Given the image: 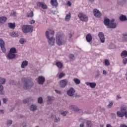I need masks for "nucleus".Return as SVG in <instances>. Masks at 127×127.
Here are the masks:
<instances>
[{
	"label": "nucleus",
	"instance_id": "c756f323",
	"mask_svg": "<svg viewBox=\"0 0 127 127\" xmlns=\"http://www.w3.org/2000/svg\"><path fill=\"white\" fill-rule=\"evenodd\" d=\"M117 117H119V118H124V117H125V115L121 111H117Z\"/></svg>",
	"mask_w": 127,
	"mask_h": 127
},
{
	"label": "nucleus",
	"instance_id": "f704fd0d",
	"mask_svg": "<svg viewBox=\"0 0 127 127\" xmlns=\"http://www.w3.org/2000/svg\"><path fill=\"white\" fill-rule=\"evenodd\" d=\"M58 76L60 79H62L64 76H65V73L62 72L59 74H58Z\"/></svg>",
	"mask_w": 127,
	"mask_h": 127
},
{
	"label": "nucleus",
	"instance_id": "473e14b6",
	"mask_svg": "<svg viewBox=\"0 0 127 127\" xmlns=\"http://www.w3.org/2000/svg\"><path fill=\"white\" fill-rule=\"evenodd\" d=\"M4 94V91H3V86L0 84V95H3Z\"/></svg>",
	"mask_w": 127,
	"mask_h": 127
},
{
	"label": "nucleus",
	"instance_id": "ddd939ff",
	"mask_svg": "<svg viewBox=\"0 0 127 127\" xmlns=\"http://www.w3.org/2000/svg\"><path fill=\"white\" fill-rule=\"evenodd\" d=\"M37 5L39 7H41L43 9H46V8H47V5H46L45 3L43 2H38L37 3Z\"/></svg>",
	"mask_w": 127,
	"mask_h": 127
},
{
	"label": "nucleus",
	"instance_id": "a211bd4d",
	"mask_svg": "<svg viewBox=\"0 0 127 127\" xmlns=\"http://www.w3.org/2000/svg\"><path fill=\"white\" fill-rule=\"evenodd\" d=\"M69 109L70 110V111H74L75 112L79 111V108L76 105H70L69 107Z\"/></svg>",
	"mask_w": 127,
	"mask_h": 127
},
{
	"label": "nucleus",
	"instance_id": "20e7f679",
	"mask_svg": "<svg viewBox=\"0 0 127 127\" xmlns=\"http://www.w3.org/2000/svg\"><path fill=\"white\" fill-rule=\"evenodd\" d=\"M77 16L81 21L87 22L89 19V17L83 12H79Z\"/></svg>",
	"mask_w": 127,
	"mask_h": 127
},
{
	"label": "nucleus",
	"instance_id": "680f3d73",
	"mask_svg": "<svg viewBox=\"0 0 127 127\" xmlns=\"http://www.w3.org/2000/svg\"><path fill=\"white\" fill-rule=\"evenodd\" d=\"M120 127H127V126L125 124H121Z\"/></svg>",
	"mask_w": 127,
	"mask_h": 127
},
{
	"label": "nucleus",
	"instance_id": "0eeeda50",
	"mask_svg": "<svg viewBox=\"0 0 127 127\" xmlns=\"http://www.w3.org/2000/svg\"><path fill=\"white\" fill-rule=\"evenodd\" d=\"M68 84V80L67 79H63L60 81V87L61 88H65Z\"/></svg>",
	"mask_w": 127,
	"mask_h": 127
},
{
	"label": "nucleus",
	"instance_id": "bf43d9fd",
	"mask_svg": "<svg viewBox=\"0 0 127 127\" xmlns=\"http://www.w3.org/2000/svg\"><path fill=\"white\" fill-rule=\"evenodd\" d=\"M67 5L68 6H71V5H72V3L70 2V1H68L67 3Z\"/></svg>",
	"mask_w": 127,
	"mask_h": 127
},
{
	"label": "nucleus",
	"instance_id": "774afa93",
	"mask_svg": "<svg viewBox=\"0 0 127 127\" xmlns=\"http://www.w3.org/2000/svg\"><path fill=\"white\" fill-rule=\"evenodd\" d=\"M89 1H90V2H94V0H89Z\"/></svg>",
	"mask_w": 127,
	"mask_h": 127
},
{
	"label": "nucleus",
	"instance_id": "a19ab883",
	"mask_svg": "<svg viewBox=\"0 0 127 127\" xmlns=\"http://www.w3.org/2000/svg\"><path fill=\"white\" fill-rule=\"evenodd\" d=\"M69 59L71 61H74V60H75V56L73 54H70L69 56Z\"/></svg>",
	"mask_w": 127,
	"mask_h": 127
},
{
	"label": "nucleus",
	"instance_id": "f3484780",
	"mask_svg": "<svg viewBox=\"0 0 127 127\" xmlns=\"http://www.w3.org/2000/svg\"><path fill=\"white\" fill-rule=\"evenodd\" d=\"M86 85L87 86H89L90 88H92V89H94V88H96V86H97V84L95 82H86L85 83Z\"/></svg>",
	"mask_w": 127,
	"mask_h": 127
},
{
	"label": "nucleus",
	"instance_id": "9b49d317",
	"mask_svg": "<svg viewBox=\"0 0 127 127\" xmlns=\"http://www.w3.org/2000/svg\"><path fill=\"white\" fill-rule=\"evenodd\" d=\"M98 37L100 39V40L102 43H105V35L103 32H100L98 33Z\"/></svg>",
	"mask_w": 127,
	"mask_h": 127
},
{
	"label": "nucleus",
	"instance_id": "6e6d98bb",
	"mask_svg": "<svg viewBox=\"0 0 127 127\" xmlns=\"http://www.w3.org/2000/svg\"><path fill=\"white\" fill-rule=\"evenodd\" d=\"M55 91L56 93H57V94H59L60 95H61V91L58 90H55Z\"/></svg>",
	"mask_w": 127,
	"mask_h": 127
},
{
	"label": "nucleus",
	"instance_id": "f8f14e48",
	"mask_svg": "<svg viewBox=\"0 0 127 127\" xmlns=\"http://www.w3.org/2000/svg\"><path fill=\"white\" fill-rule=\"evenodd\" d=\"M0 46L2 52L5 53L6 50H5V48L4 47V41H3L2 39H0Z\"/></svg>",
	"mask_w": 127,
	"mask_h": 127
},
{
	"label": "nucleus",
	"instance_id": "423d86ee",
	"mask_svg": "<svg viewBox=\"0 0 127 127\" xmlns=\"http://www.w3.org/2000/svg\"><path fill=\"white\" fill-rule=\"evenodd\" d=\"M48 39V43L50 46H54L55 45V38L52 36L49 38Z\"/></svg>",
	"mask_w": 127,
	"mask_h": 127
},
{
	"label": "nucleus",
	"instance_id": "412c9836",
	"mask_svg": "<svg viewBox=\"0 0 127 127\" xmlns=\"http://www.w3.org/2000/svg\"><path fill=\"white\" fill-rule=\"evenodd\" d=\"M37 110V106L35 104H32L30 106V111L31 112H35Z\"/></svg>",
	"mask_w": 127,
	"mask_h": 127
},
{
	"label": "nucleus",
	"instance_id": "8fccbe9b",
	"mask_svg": "<svg viewBox=\"0 0 127 127\" xmlns=\"http://www.w3.org/2000/svg\"><path fill=\"white\" fill-rule=\"evenodd\" d=\"M11 36H12V37H15V36H16L17 34L16 33L14 32H12L11 34H10Z\"/></svg>",
	"mask_w": 127,
	"mask_h": 127
},
{
	"label": "nucleus",
	"instance_id": "2f4dec72",
	"mask_svg": "<svg viewBox=\"0 0 127 127\" xmlns=\"http://www.w3.org/2000/svg\"><path fill=\"white\" fill-rule=\"evenodd\" d=\"M34 13L33 11H31L30 12H28L27 14V17H33Z\"/></svg>",
	"mask_w": 127,
	"mask_h": 127
},
{
	"label": "nucleus",
	"instance_id": "603ef678",
	"mask_svg": "<svg viewBox=\"0 0 127 127\" xmlns=\"http://www.w3.org/2000/svg\"><path fill=\"white\" fill-rule=\"evenodd\" d=\"M30 24H34L35 23V20H32L29 21Z\"/></svg>",
	"mask_w": 127,
	"mask_h": 127
},
{
	"label": "nucleus",
	"instance_id": "f257e3e1",
	"mask_svg": "<svg viewBox=\"0 0 127 127\" xmlns=\"http://www.w3.org/2000/svg\"><path fill=\"white\" fill-rule=\"evenodd\" d=\"M22 81L24 83L23 88L24 90H29L33 86V82L25 77L22 78Z\"/></svg>",
	"mask_w": 127,
	"mask_h": 127
},
{
	"label": "nucleus",
	"instance_id": "c85d7f7f",
	"mask_svg": "<svg viewBox=\"0 0 127 127\" xmlns=\"http://www.w3.org/2000/svg\"><path fill=\"white\" fill-rule=\"evenodd\" d=\"M8 26L11 28V29H14V28H15V24L12 23H8Z\"/></svg>",
	"mask_w": 127,
	"mask_h": 127
},
{
	"label": "nucleus",
	"instance_id": "aec40b11",
	"mask_svg": "<svg viewBox=\"0 0 127 127\" xmlns=\"http://www.w3.org/2000/svg\"><path fill=\"white\" fill-rule=\"evenodd\" d=\"M104 23L106 26H107V28L109 27V25H110V23H111V20H110V19L105 18L104 19Z\"/></svg>",
	"mask_w": 127,
	"mask_h": 127
},
{
	"label": "nucleus",
	"instance_id": "72a5a7b5",
	"mask_svg": "<svg viewBox=\"0 0 127 127\" xmlns=\"http://www.w3.org/2000/svg\"><path fill=\"white\" fill-rule=\"evenodd\" d=\"M56 66H57V67H58V68H59L60 69H61V68H62V67H63V64L62 63H61V62H57L56 64Z\"/></svg>",
	"mask_w": 127,
	"mask_h": 127
},
{
	"label": "nucleus",
	"instance_id": "0e129e2a",
	"mask_svg": "<svg viewBox=\"0 0 127 127\" xmlns=\"http://www.w3.org/2000/svg\"><path fill=\"white\" fill-rule=\"evenodd\" d=\"M125 118L127 119V112L125 113V114H124Z\"/></svg>",
	"mask_w": 127,
	"mask_h": 127
},
{
	"label": "nucleus",
	"instance_id": "ea45409f",
	"mask_svg": "<svg viewBox=\"0 0 127 127\" xmlns=\"http://www.w3.org/2000/svg\"><path fill=\"white\" fill-rule=\"evenodd\" d=\"M113 105H114V102L113 101L109 102V104L107 105V108H108V109H112Z\"/></svg>",
	"mask_w": 127,
	"mask_h": 127
},
{
	"label": "nucleus",
	"instance_id": "6e6552de",
	"mask_svg": "<svg viewBox=\"0 0 127 127\" xmlns=\"http://www.w3.org/2000/svg\"><path fill=\"white\" fill-rule=\"evenodd\" d=\"M93 14L94 16H95V17H97L98 18H99V17H101V16H102L101 12H100V10L97 9H93Z\"/></svg>",
	"mask_w": 127,
	"mask_h": 127
},
{
	"label": "nucleus",
	"instance_id": "bb28decb",
	"mask_svg": "<svg viewBox=\"0 0 127 127\" xmlns=\"http://www.w3.org/2000/svg\"><path fill=\"white\" fill-rule=\"evenodd\" d=\"M122 39L125 42H127V32L123 34Z\"/></svg>",
	"mask_w": 127,
	"mask_h": 127
},
{
	"label": "nucleus",
	"instance_id": "49530a36",
	"mask_svg": "<svg viewBox=\"0 0 127 127\" xmlns=\"http://www.w3.org/2000/svg\"><path fill=\"white\" fill-rule=\"evenodd\" d=\"M22 102H23V103L24 104H27L28 102H29V98L25 99L23 100Z\"/></svg>",
	"mask_w": 127,
	"mask_h": 127
},
{
	"label": "nucleus",
	"instance_id": "09e8293b",
	"mask_svg": "<svg viewBox=\"0 0 127 127\" xmlns=\"http://www.w3.org/2000/svg\"><path fill=\"white\" fill-rule=\"evenodd\" d=\"M105 66H109L110 65V62H109V60H106L105 61Z\"/></svg>",
	"mask_w": 127,
	"mask_h": 127
},
{
	"label": "nucleus",
	"instance_id": "f03ea898",
	"mask_svg": "<svg viewBox=\"0 0 127 127\" xmlns=\"http://www.w3.org/2000/svg\"><path fill=\"white\" fill-rule=\"evenodd\" d=\"M65 40H64V36L62 35L60 33H58L56 36V43L58 46H61L65 44Z\"/></svg>",
	"mask_w": 127,
	"mask_h": 127
},
{
	"label": "nucleus",
	"instance_id": "6ab92c4d",
	"mask_svg": "<svg viewBox=\"0 0 127 127\" xmlns=\"http://www.w3.org/2000/svg\"><path fill=\"white\" fill-rule=\"evenodd\" d=\"M6 57L8 59H14V58H15V54H13V53L9 52V53H8Z\"/></svg>",
	"mask_w": 127,
	"mask_h": 127
},
{
	"label": "nucleus",
	"instance_id": "338daca9",
	"mask_svg": "<svg viewBox=\"0 0 127 127\" xmlns=\"http://www.w3.org/2000/svg\"><path fill=\"white\" fill-rule=\"evenodd\" d=\"M69 38H72V34H70L69 35Z\"/></svg>",
	"mask_w": 127,
	"mask_h": 127
},
{
	"label": "nucleus",
	"instance_id": "b1692460",
	"mask_svg": "<svg viewBox=\"0 0 127 127\" xmlns=\"http://www.w3.org/2000/svg\"><path fill=\"white\" fill-rule=\"evenodd\" d=\"M27 65H28V62H27V61H24L22 62L21 68L22 69H24V68H25Z\"/></svg>",
	"mask_w": 127,
	"mask_h": 127
},
{
	"label": "nucleus",
	"instance_id": "cd10ccee",
	"mask_svg": "<svg viewBox=\"0 0 127 127\" xmlns=\"http://www.w3.org/2000/svg\"><path fill=\"white\" fill-rule=\"evenodd\" d=\"M121 56L122 57V58H126V57L127 56V51L126 50L123 51L121 53Z\"/></svg>",
	"mask_w": 127,
	"mask_h": 127
},
{
	"label": "nucleus",
	"instance_id": "37998d69",
	"mask_svg": "<svg viewBox=\"0 0 127 127\" xmlns=\"http://www.w3.org/2000/svg\"><path fill=\"white\" fill-rule=\"evenodd\" d=\"M19 42L20 44H24V43L26 42V40L23 39V38H21L19 40Z\"/></svg>",
	"mask_w": 127,
	"mask_h": 127
},
{
	"label": "nucleus",
	"instance_id": "4d7b16f0",
	"mask_svg": "<svg viewBox=\"0 0 127 127\" xmlns=\"http://www.w3.org/2000/svg\"><path fill=\"white\" fill-rule=\"evenodd\" d=\"M4 114V110H0V115H3Z\"/></svg>",
	"mask_w": 127,
	"mask_h": 127
},
{
	"label": "nucleus",
	"instance_id": "e433bc0d",
	"mask_svg": "<svg viewBox=\"0 0 127 127\" xmlns=\"http://www.w3.org/2000/svg\"><path fill=\"white\" fill-rule=\"evenodd\" d=\"M9 52L10 53H13V54H15V53H16V49L15 48H11L10 49Z\"/></svg>",
	"mask_w": 127,
	"mask_h": 127
},
{
	"label": "nucleus",
	"instance_id": "2eb2a0df",
	"mask_svg": "<svg viewBox=\"0 0 127 127\" xmlns=\"http://www.w3.org/2000/svg\"><path fill=\"white\" fill-rule=\"evenodd\" d=\"M54 100H55L54 97H53L52 96H47V104H48V105H51L52 104V103H53V101H54Z\"/></svg>",
	"mask_w": 127,
	"mask_h": 127
},
{
	"label": "nucleus",
	"instance_id": "5701e85b",
	"mask_svg": "<svg viewBox=\"0 0 127 127\" xmlns=\"http://www.w3.org/2000/svg\"><path fill=\"white\" fill-rule=\"evenodd\" d=\"M92 35H91V34L89 33L86 35V40L87 42H89V43L91 42L92 41Z\"/></svg>",
	"mask_w": 127,
	"mask_h": 127
},
{
	"label": "nucleus",
	"instance_id": "3c124183",
	"mask_svg": "<svg viewBox=\"0 0 127 127\" xmlns=\"http://www.w3.org/2000/svg\"><path fill=\"white\" fill-rule=\"evenodd\" d=\"M2 101H3V103L4 104H5L6 103V102H7V101H8V99H7V98H3Z\"/></svg>",
	"mask_w": 127,
	"mask_h": 127
},
{
	"label": "nucleus",
	"instance_id": "7ed1b4c3",
	"mask_svg": "<svg viewBox=\"0 0 127 127\" xmlns=\"http://www.w3.org/2000/svg\"><path fill=\"white\" fill-rule=\"evenodd\" d=\"M22 31L25 34L31 33L33 31V27L29 25H23L22 27Z\"/></svg>",
	"mask_w": 127,
	"mask_h": 127
},
{
	"label": "nucleus",
	"instance_id": "dca6fc26",
	"mask_svg": "<svg viewBox=\"0 0 127 127\" xmlns=\"http://www.w3.org/2000/svg\"><path fill=\"white\" fill-rule=\"evenodd\" d=\"M7 20V18L5 16L0 17V26L2 25L3 23H5Z\"/></svg>",
	"mask_w": 127,
	"mask_h": 127
},
{
	"label": "nucleus",
	"instance_id": "c9c22d12",
	"mask_svg": "<svg viewBox=\"0 0 127 127\" xmlns=\"http://www.w3.org/2000/svg\"><path fill=\"white\" fill-rule=\"evenodd\" d=\"M73 81L76 84V85H79V84L81 83V81H80V79L76 78L73 79Z\"/></svg>",
	"mask_w": 127,
	"mask_h": 127
},
{
	"label": "nucleus",
	"instance_id": "e2e57ef3",
	"mask_svg": "<svg viewBox=\"0 0 127 127\" xmlns=\"http://www.w3.org/2000/svg\"><path fill=\"white\" fill-rule=\"evenodd\" d=\"M120 1H122V3H125V2L126 1V0H120Z\"/></svg>",
	"mask_w": 127,
	"mask_h": 127
},
{
	"label": "nucleus",
	"instance_id": "4be33fe9",
	"mask_svg": "<svg viewBox=\"0 0 127 127\" xmlns=\"http://www.w3.org/2000/svg\"><path fill=\"white\" fill-rule=\"evenodd\" d=\"M51 4L53 6L57 7V6H58V2L57 1V0H51Z\"/></svg>",
	"mask_w": 127,
	"mask_h": 127
},
{
	"label": "nucleus",
	"instance_id": "39448f33",
	"mask_svg": "<svg viewBox=\"0 0 127 127\" xmlns=\"http://www.w3.org/2000/svg\"><path fill=\"white\" fill-rule=\"evenodd\" d=\"M55 32L52 29L49 28L45 32V35L47 39L50 38V35H54Z\"/></svg>",
	"mask_w": 127,
	"mask_h": 127
},
{
	"label": "nucleus",
	"instance_id": "1a4fd4ad",
	"mask_svg": "<svg viewBox=\"0 0 127 127\" xmlns=\"http://www.w3.org/2000/svg\"><path fill=\"white\" fill-rule=\"evenodd\" d=\"M75 92H76L75 89L73 87H71V88H70L67 91L66 94L69 97H72L74 96V94H75Z\"/></svg>",
	"mask_w": 127,
	"mask_h": 127
},
{
	"label": "nucleus",
	"instance_id": "a18cd8bd",
	"mask_svg": "<svg viewBox=\"0 0 127 127\" xmlns=\"http://www.w3.org/2000/svg\"><path fill=\"white\" fill-rule=\"evenodd\" d=\"M54 122L55 123H59V122H60V118L56 117L55 118Z\"/></svg>",
	"mask_w": 127,
	"mask_h": 127
},
{
	"label": "nucleus",
	"instance_id": "a878e982",
	"mask_svg": "<svg viewBox=\"0 0 127 127\" xmlns=\"http://www.w3.org/2000/svg\"><path fill=\"white\" fill-rule=\"evenodd\" d=\"M71 19V13H68L66 15L64 20L65 21H70V20Z\"/></svg>",
	"mask_w": 127,
	"mask_h": 127
},
{
	"label": "nucleus",
	"instance_id": "5fc2aeb1",
	"mask_svg": "<svg viewBox=\"0 0 127 127\" xmlns=\"http://www.w3.org/2000/svg\"><path fill=\"white\" fill-rule=\"evenodd\" d=\"M11 15L12 16H15V15H16V12L13 11L11 13Z\"/></svg>",
	"mask_w": 127,
	"mask_h": 127
},
{
	"label": "nucleus",
	"instance_id": "052dcab7",
	"mask_svg": "<svg viewBox=\"0 0 127 127\" xmlns=\"http://www.w3.org/2000/svg\"><path fill=\"white\" fill-rule=\"evenodd\" d=\"M103 74L104 75H107V71L106 70H103Z\"/></svg>",
	"mask_w": 127,
	"mask_h": 127
},
{
	"label": "nucleus",
	"instance_id": "58836bf2",
	"mask_svg": "<svg viewBox=\"0 0 127 127\" xmlns=\"http://www.w3.org/2000/svg\"><path fill=\"white\" fill-rule=\"evenodd\" d=\"M5 83V78L0 77V85L3 84Z\"/></svg>",
	"mask_w": 127,
	"mask_h": 127
},
{
	"label": "nucleus",
	"instance_id": "79ce46f5",
	"mask_svg": "<svg viewBox=\"0 0 127 127\" xmlns=\"http://www.w3.org/2000/svg\"><path fill=\"white\" fill-rule=\"evenodd\" d=\"M12 125V120H9L7 121V126L8 127H10Z\"/></svg>",
	"mask_w": 127,
	"mask_h": 127
},
{
	"label": "nucleus",
	"instance_id": "393cba45",
	"mask_svg": "<svg viewBox=\"0 0 127 127\" xmlns=\"http://www.w3.org/2000/svg\"><path fill=\"white\" fill-rule=\"evenodd\" d=\"M120 111L123 114H125L127 112V107L122 106L120 108Z\"/></svg>",
	"mask_w": 127,
	"mask_h": 127
},
{
	"label": "nucleus",
	"instance_id": "c03bdc74",
	"mask_svg": "<svg viewBox=\"0 0 127 127\" xmlns=\"http://www.w3.org/2000/svg\"><path fill=\"white\" fill-rule=\"evenodd\" d=\"M38 104H42V103H43V99L42 97H39L38 99Z\"/></svg>",
	"mask_w": 127,
	"mask_h": 127
},
{
	"label": "nucleus",
	"instance_id": "13d9d810",
	"mask_svg": "<svg viewBox=\"0 0 127 127\" xmlns=\"http://www.w3.org/2000/svg\"><path fill=\"white\" fill-rule=\"evenodd\" d=\"M80 127H85V123L82 122L81 124H80Z\"/></svg>",
	"mask_w": 127,
	"mask_h": 127
},
{
	"label": "nucleus",
	"instance_id": "69168bd1",
	"mask_svg": "<svg viewBox=\"0 0 127 127\" xmlns=\"http://www.w3.org/2000/svg\"><path fill=\"white\" fill-rule=\"evenodd\" d=\"M117 98L119 99H122V97H121V96L120 95H117Z\"/></svg>",
	"mask_w": 127,
	"mask_h": 127
},
{
	"label": "nucleus",
	"instance_id": "4c0bfd02",
	"mask_svg": "<svg viewBox=\"0 0 127 127\" xmlns=\"http://www.w3.org/2000/svg\"><path fill=\"white\" fill-rule=\"evenodd\" d=\"M86 126L88 127H92L93 124H92V122L90 121H87L86 122Z\"/></svg>",
	"mask_w": 127,
	"mask_h": 127
},
{
	"label": "nucleus",
	"instance_id": "4468645a",
	"mask_svg": "<svg viewBox=\"0 0 127 127\" xmlns=\"http://www.w3.org/2000/svg\"><path fill=\"white\" fill-rule=\"evenodd\" d=\"M44 82H45V77L42 76H39L38 78V84H39L40 85H42V84H43Z\"/></svg>",
	"mask_w": 127,
	"mask_h": 127
},
{
	"label": "nucleus",
	"instance_id": "9d476101",
	"mask_svg": "<svg viewBox=\"0 0 127 127\" xmlns=\"http://www.w3.org/2000/svg\"><path fill=\"white\" fill-rule=\"evenodd\" d=\"M115 22V19H112L110 21V23L109 24L108 28L114 29L117 27V24Z\"/></svg>",
	"mask_w": 127,
	"mask_h": 127
},
{
	"label": "nucleus",
	"instance_id": "de8ad7c7",
	"mask_svg": "<svg viewBox=\"0 0 127 127\" xmlns=\"http://www.w3.org/2000/svg\"><path fill=\"white\" fill-rule=\"evenodd\" d=\"M68 113V111H64L63 112H62L61 114L62 116H63V117H66V115H67Z\"/></svg>",
	"mask_w": 127,
	"mask_h": 127
},
{
	"label": "nucleus",
	"instance_id": "864d4df0",
	"mask_svg": "<svg viewBox=\"0 0 127 127\" xmlns=\"http://www.w3.org/2000/svg\"><path fill=\"white\" fill-rule=\"evenodd\" d=\"M127 58H125L123 59V64H127Z\"/></svg>",
	"mask_w": 127,
	"mask_h": 127
},
{
	"label": "nucleus",
	"instance_id": "7c9ffc66",
	"mask_svg": "<svg viewBox=\"0 0 127 127\" xmlns=\"http://www.w3.org/2000/svg\"><path fill=\"white\" fill-rule=\"evenodd\" d=\"M120 19L121 21H125L127 20V16L124 15H121L120 16Z\"/></svg>",
	"mask_w": 127,
	"mask_h": 127
}]
</instances>
